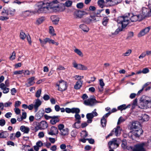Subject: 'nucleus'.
Masks as SVG:
<instances>
[{
	"instance_id": "obj_59",
	"label": "nucleus",
	"mask_w": 151,
	"mask_h": 151,
	"mask_svg": "<svg viewBox=\"0 0 151 151\" xmlns=\"http://www.w3.org/2000/svg\"><path fill=\"white\" fill-rule=\"evenodd\" d=\"M50 98V96L47 94H45L43 97V99L45 101H47Z\"/></svg>"
},
{
	"instance_id": "obj_54",
	"label": "nucleus",
	"mask_w": 151,
	"mask_h": 151,
	"mask_svg": "<svg viewBox=\"0 0 151 151\" xmlns=\"http://www.w3.org/2000/svg\"><path fill=\"white\" fill-rule=\"evenodd\" d=\"M23 73V70H17L14 72V74L15 75L20 74Z\"/></svg>"
},
{
	"instance_id": "obj_24",
	"label": "nucleus",
	"mask_w": 151,
	"mask_h": 151,
	"mask_svg": "<svg viewBox=\"0 0 151 151\" xmlns=\"http://www.w3.org/2000/svg\"><path fill=\"white\" fill-rule=\"evenodd\" d=\"M130 106L131 105L130 104H128L127 106H126L125 104H123L118 106L117 107V109L118 110H120L122 111L128 108H129Z\"/></svg>"
},
{
	"instance_id": "obj_5",
	"label": "nucleus",
	"mask_w": 151,
	"mask_h": 151,
	"mask_svg": "<svg viewBox=\"0 0 151 151\" xmlns=\"http://www.w3.org/2000/svg\"><path fill=\"white\" fill-rule=\"evenodd\" d=\"M39 40L41 44V45L43 47H45L44 45L47 42L49 43V44H55L56 45H58V43L55 42L54 41L50 39L49 38H46L45 39L42 40L40 38Z\"/></svg>"
},
{
	"instance_id": "obj_62",
	"label": "nucleus",
	"mask_w": 151,
	"mask_h": 151,
	"mask_svg": "<svg viewBox=\"0 0 151 151\" xmlns=\"http://www.w3.org/2000/svg\"><path fill=\"white\" fill-rule=\"evenodd\" d=\"M50 150L52 151H56L57 150V146L54 145L50 148Z\"/></svg>"
},
{
	"instance_id": "obj_32",
	"label": "nucleus",
	"mask_w": 151,
	"mask_h": 151,
	"mask_svg": "<svg viewBox=\"0 0 151 151\" xmlns=\"http://www.w3.org/2000/svg\"><path fill=\"white\" fill-rule=\"evenodd\" d=\"M79 27L83 31L87 32L89 30V29L88 27L84 24H82L79 26Z\"/></svg>"
},
{
	"instance_id": "obj_41",
	"label": "nucleus",
	"mask_w": 151,
	"mask_h": 151,
	"mask_svg": "<svg viewBox=\"0 0 151 151\" xmlns=\"http://www.w3.org/2000/svg\"><path fill=\"white\" fill-rule=\"evenodd\" d=\"M42 90L41 89H39L38 90L35 94V96L39 98L40 96Z\"/></svg>"
},
{
	"instance_id": "obj_61",
	"label": "nucleus",
	"mask_w": 151,
	"mask_h": 151,
	"mask_svg": "<svg viewBox=\"0 0 151 151\" xmlns=\"http://www.w3.org/2000/svg\"><path fill=\"white\" fill-rule=\"evenodd\" d=\"M21 104V101H15L14 106L15 108L18 107Z\"/></svg>"
},
{
	"instance_id": "obj_64",
	"label": "nucleus",
	"mask_w": 151,
	"mask_h": 151,
	"mask_svg": "<svg viewBox=\"0 0 151 151\" xmlns=\"http://www.w3.org/2000/svg\"><path fill=\"white\" fill-rule=\"evenodd\" d=\"M12 104V103L11 102H8L5 103L4 104V106L5 107H8L10 106Z\"/></svg>"
},
{
	"instance_id": "obj_27",
	"label": "nucleus",
	"mask_w": 151,
	"mask_h": 151,
	"mask_svg": "<svg viewBox=\"0 0 151 151\" xmlns=\"http://www.w3.org/2000/svg\"><path fill=\"white\" fill-rule=\"evenodd\" d=\"M9 135V133L6 131H2L0 133V138H6Z\"/></svg>"
},
{
	"instance_id": "obj_56",
	"label": "nucleus",
	"mask_w": 151,
	"mask_h": 151,
	"mask_svg": "<svg viewBox=\"0 0 151 151\" xmlns=\"http://www.w3.org/2000/svg\"><path fill=\"white\" fill-rule=\"evenodd\" d=\"M16 54L14 51L12 53V55L9 58L11 60H13L15 59Z\"/></svg>"
},
{
	"instance_id": "obj_34",
	"label": "nucleus",
	"mask_w": 151,
	"mask_h": 151,
	"mask_svg": "<svg viewBox=\"0 0 151 151\" xmlns=\"http://www.w3.org/2000/svg\"><path fill=\"white\" fill-rule=\"evenodd\" d=\"M60 132V134L62 135L65 136L68 134V130L67 128H64Z\"/></svg>"
},
{
	"instance_id": "obj_26",
	"label": "nucleus",
	"mask_w": 151,
	"mask_h": 151,
	"mask_svg": "<svg viewBox=\"0 0 151 151\" xmlns=\"http://www.w3.org/2000/svg\"><path fill=\"white\" fill-rule=\"evenodd\" d=\"M120 131V128L119 126H117L116 128H114L112 131L116 136H118L119 134Z\"/></svg>"
},
{
	"instance_id": "obj_49",
	"label": "nucleus",
	"mask_w": 151,
	"mask_h": 151,
	"mask_svg": "<svg viewBox=\"0 0 151 151\" xmlns=\"http://www.w3.org/2000/svg\"><path fill=\"white\" fill-rule=\"evenodd\" d=\"M54 30L52 27L50 26L49 27V33L52 34L53 35H55V34L54 33Z\"/></svg>"
},
{
	"instance_id": "obj_43",
	"label": "nucleus",
	"mask_w": 151,
	"mask_h": 151,
	"mask_svg": "<svg viewBox=\"0 0 151 151\" xmlns=\"http://www.w3.org/2000/svg\"><path fill=\"white\" fill-rule=\"evenodd\" d=\"M80 123H76V122L73 125L72 127L73 128L76 129L80 128L81 127L80 125Z\"/></svg>"
},
{
	"instance_id": "obj_4",
	"label": "nucleus",
	"mask_w": 151,
	"mask_h": 151,
	"mask_svg": "<svg viewBox=\"0 0 151 151\" xmlns=\"http://www.w3.org/2000/svg\"><path fill=\"white\" fill-rule=\"evenodd\" d=\"M56 86L58 87V90L60 91H65L67 88L66 82L62 80L57 83Z\"/></svg>"
},
{
	"instance_id": "obj_2",
	"label": "nucleus",
	"mask_w": 151,
	"mask_h": 151,
	"mask_svg": "<svg viewBox=\"0 0 151 151\" xmlns=\"http://www.w3.org/2000/svg\"><path fill=\"white\" fill-rule=\"evenodd\" d=\"M129 20L128 17H118L117 20V22L119 24H122V28H118L115 32L112 33V35H117L119 32L122 30V29L125 28L129 24Z\"/></svg>"
},
{
	"instance_id": "obj_8",
	"label": "nucleus",
	"mask_w": 151,
	"mask_h": 151,
	"mask_svg": "<svg viewBox=\"0 0 151 151\" xmlns=\"http://www.w3.org/2000/svg\"><path fill=\"white\" fill-rule=\"evenodd\" d=\"M97 102L95 99L90 98L84 100V104L86 106H91L94 105Z\"/></svg>"
},
{
	"instance_id": "obj_35",
	"label": "nucleus",
	"mask_w": 151,
	"mask_h": 151,
	"mask_svg": "<svg viewBox=\"0 0 151 151\" xmlns=\"http://www.w3.org/2000/svg\"><path fill=\"white\" fill-rule=\"evenodd\" d=\"M73 65L74 68H76V69L81 70L82 67V64H78L75 61H74L73 62Z\"/></svg>"
},
{
	"instance_id": "obj_23",
	"label": "nucleus",
	"mask_w": 151,
	"mask_h": 151,
	"mask_svg": "<svg viewBox=\"0 0 151 151\" xmlns=\"http://www.w3.org/2000/svg\"><path fill=\"white\" fill-rule=\"evenodd\" d=\"M51 19L53 24H57L59 20V18L56 16H53L51 17Z\"/></svg>"
},
{
	"instance_id": "obj_11",
	"label": "nucleus",
	"mask_w": 151,
	"mask_h": 151,
	"mask_svg": "<svg viewBox=\"0 0 151 151\" xmlns=\"http://www.w3.org/2000/svg\"><path fill=\"white\" fill-rule=\"evenodd\" d=\"M42 103V101L39 99L35 100V101L34 102L33 105L35 112L37 111L39 107L41 105Z\"/></svg>"
},
{
	"instance_id": "obj_7",
	"label": "nucleus",
	"mask_w": 151,
	"mask_h": 151,
	"mask_svg": "<svg viewBox=\"0 0 151 151\" xmlns=\"http://www.w3.org/2000/svg\"><path fill=\"white\" fill-rule=\"evenodd\" d=\"M109 148L110 149L116 148L119 146V142L118 139L115 138L113 139L109 142L108 143Z\"/></svg>"
},
{
	"instance_id": "obj_48",
	"label": "nucleus",
	"mask_w": 151,
	"mask_h": 151,
	"mask_svg": "<svg viewBox=\"0 0 151 151\" xmlns=\"http://www.w3.org/2000/svg\"><path fill=\"white\" fill-rule=\"evenodd\" d=\"M72 2L71 1H67L65 3V5L67 7L70 6L72 4Z\"/></svg>"
},
{
	"instance_id": "obj_9",
	"label": "nucleus",
	"mask_w": 151,
	"mask_h": 151,
	"mask_svg": "<svg viewBox=\"0 0 151 151\" xmlns=\"http://www.w3.org/2000/svg\"><path fill=\"white\" fill-rule=\"evenodd\" d=\"M98 114L97 112H92L87 114L86 117L88 119L87 122L88 123H91L92 122V119L95 116H97Z\"/></svg>"
},
{
	"instance_id": "obj_19",
	"label": "nucleus",
	"mask_w": 151,
	"mask_h": 151,
	"mask_svg": "<svg viewBox=\"0 0 151 151\" xmlns=\"http://www.w3.org/2000/svg\"><path fill=\"white\" fill-rule=\"evenodd\" d=\"M20 129L25 134H28L30 130L29 127L24 126H21L20 127Z\"/></svg>"
},
{
	"instance_id": "obj_53",
	"label": "nucleus",
	"mask_w": 151,
	"mask_h": 151,
	"mask_svg": "<svg viewBox=\"0 0 151 151\" xmlns=\"http://www.w3.org/2000/svg\"><path fill=\"white\" fill-rule=\"evenodd\" d=\"M64 126L63 124H60L58 126V129L61 131L62 129H64Z\"/></svg>"
},
{
	"instance_id": "obj_18",
	"label": "nucleus",
	"mask_w": 151,
	"mask_h": 151,
	"mask_svg": "<svg viewBox=\"0 0 151 151\" xmlns=\"http://www.w3.org/2000/svg\"><path fill=\"white\" fill-rule=\"evenodd\" d=\"M140 126L139 122L138 121H135L132 123V128L133 130L138 129Z\"/></svg>"
},
{
	"instance_id": "obj_44",
	"label": "nucleus",
	"mask_w": 151,
	"mask_h": 151,
	"mask_svg": "<svg viewBox=\"0 0 151 151\" xmlns=\"http://www.w3.org/2000/svg\"><path fill=\"white\" fill-rule=\"evenodd\" d=\"M104 0H99L98 2V4L100 7L103 8L104 7Z\"/></svg>"
},
{
	"instance_id": "obj_52",
	"label": "nucleus",
	"mask_w": 151,
	"mask_h": 151,
	"mask_svg": "<svg viewBox=\"0 0 151 151\" xmlns=\"http://www.w3.org/2000/svg\"><path fill=\"white\" fill-rule=\"evenodd\" d=\"M132 51L131 50H128L126 52L123 54V55L125 56H128L131 53Z\"/></svg>"
},
{
	"instance_id": "obj_14",
	"label": "nucleus",
	"mask_w": 151,
	"mask_h": 151,
	"mask_svg": "<svg viewBox=\"0 0 151 151\" xmlns=\"http://www.w3.org/2000/svg\"><path fill=\"white\" fill-rule=\"evenodd\" d=\"M130 20L132 22H135L137 21H140L142 20L139 14L133 15L130 18Z\"/></svg>"
},
{
	"instance_id": "obj_60",
	"label": "nucleus",
	"mask_w": 151,
	"mask_h": 151,
	"mask_svg": "<svg viewBox=\"0 0 151 151\" xmlns=\"http://www.w3.org/2000/svg\"><path fill=\"white\" fill-rule=\"evenodd\" d=\"M83 133L82 134V137L83 138H85L88 135V133L86 131H83Z\"/></svg>"
},
{
	"instance_id": "obj_16",
	"label": "nucleus",
	"mask_w": 151,
	"mask_h": 151,
	"mask_svg": "<svg viewBox=\"0 0 151 151\" xmlns=\"http://www.w3.org/2000/svg\"><path fill=\"white\" fill-rule=\"evenodd\" d=\"M60 117L59 116H52L51 119L50 120V123L53 125L56 124L57 122H58L60 120L58 117Z\"/></svg>"
},
{
	"instance_id": "obj_30",
	"label": "nucleus",
	"mask_w": 151,
	"mask_h": 151,
	"mask_svg": "<svg viewBox=\"0 0 151 151\" xmlns=\"http://www.w3.org/2000/svg\"><path fill=\"white\" fill-rule=\"evenodd\" d=\"M74 117L75 118V121H76V123L81 122V117L80 115L79 114V113L75 114Z\"/></svg>"
},
{
	"instance_id": "obj_57",
	"label": "nucleus",
	"mask_w": 151,
	"mask_h": 151,
	"mask_svg": "<svg viewBox=\"0 0 151 151\" xmlns=\"http://www.w3.org/2000/svg\"><path fill=\"white\" fill-rule=\"evenodd\" d=\"M14 110L17 114H19L20 113V110L18 108H15L14 109Z\"/></svg>"
},
{
	"instance_id": "obj_25",
	"label": "nucleus",
	"mask_w": 151,
	"mask_h": 151,
	"mask_svg": "<svg viewBox=\"0 0 151 151\" xmlns=\"http://www.w3.org/2000/svg\"><path fill=\"white\" fill-rule=\"evenodd\" d=\"M149 119V116L146 114H142L141 116L140 117L139 119L142 121V122L148 121Z\"/></svg>"
},
{
	"instance_id": "obj_33",
	"label": "nucleus",
	"mask_w": 151,
	"mask_h": 151,
	"mask_svg": "<svg viewBox=\"0 0 151 151\" xmlns=\"http://www.w3.org/2000/svg\"><path fill=\"white\" fill-rule=\"evenodd\" d=\"M122 1V0H112L110 4V6H113L117 5L120 3Z\"/></svg>"
},
{
	"instance_id": "obj_45",
	"label": "nucleus",
	"mask_w": 151,
	"mask_h": 151,
	"mask_svg": "<svg viewBox=\"0 0 151 151\" xmlns=\"http://www.w3.org/2000/svg\"><path fill=\"white\" fill-rule=\"evenodd\" d=\"M83 22L87 24H89L92 22V19L86 18L84 19Z\"/></svg>"
},
{
	"instance_id": "obj_37",
	"label": "nucleus",
	"mask_w": 151,
	"mask_h": 151,
	"mask_svg": "<svg viewBox=\"0 0 151 151\" xmlns=\"http://www.w3.org/2000/svg\"><path fill=\"white\" fill-rule=\"evenodd\" d=\"M80 112V110L78 108H72V113L77 114L79 113Z\"/></svg>"
},
{
	"instance_id": "obj_58",
	"label": "nucleus",
	"mask_w": 151,
	"mask_h": 151,
	"mask_svg": "<svg viewBox=\"0 0 151 151\" xmlns=\"http://www.w3.org/2000/svg\"><path fill=\"white\" fill-rule=\"evenodd\" d=\"M12 115V114L11 112H9L6 113L5 114V116L7 118H9L11 117Z\"/></svg>"
},
{
	"instance_id": "obj_1",
	"label": "nucleus",
	"mask_w": 151,
	"mask_h": 151,
	"mask_svg": "<svg viewBox=\"0 0 151 151\" xmlns=\"http://www.w3.org/2000/svg\"><path fill=\"white\" fill-rule=\"evenodd\" d=\"M37 6L38 9L37 10L32 11L31 12L33 14L47 13L53 12H56L60 10L59 2L57 0H53L51 2L43 1L39 2Z\"/></svg>"
},
{
	"instance_id": "obj_28",
	"label": "nucleus",
	"mask_w": 151,
	"mask_h": 151,
	"mask_svg": "<svg viewBox=\"0 0 151 151\" xmlns=\"http://www.w3.org/2000/svg\"><path fill=\"white\" fill-rule=\"evenodd\" d=\"M121 146L122 148L125 149L127 148L130 146H127V141L125 139H123L122 140V143L121 144Z\"/></svg>"
},
{
	"instance_id": "obj_22",
	"label": "nucleus",
	"mask_w": 151,
	"mask_h": 151,
	"mask_svg": "<svg viewBox=\"0 0 151 151\" xmlns=\"http://www.w3.org/2000/svg\"><path fill=\"white\" fill-rule=\"evenodd\" d=\"M83 81L81 80H78L76 83L74 88L76 89H79L82 86Z\"/></svg>"
},
{
	"instance_id": "obj_39",
	"label": "nucleus",
	"mask_w": 151,
	"mask_h": 151,
	"mask_svg": "<svg viewBox=\"0 0 151 151\" xmlns=\"http://www.w3.org/2000/svg\"><path fill=\"white\" fill-rule=\"evenodd\" d=\"M27 35L25 34L21 30L20 33V37L21 39L24 40L26 37Z\"/></svg>"
},
{
	"instance_id": "obj_63",
	"label": "nucleus",
	"mask_w": 151,
	"mask_h": 151,
	"mask_svg": "<svg viewBox=\"0 0 151 151\" xmlns=\"http://www.w3.org/2000/svg\"><path fill=\"white\" fill-rule=\"evenodd\" d=\"M149 72V70L147 68H145L143 69L142 70V73L144 74H146Z\"/></svg>"
},
{
	"instance_id": "obj_17",
	"label": "nucleus",
	"mask_w": 151,
	"mask_h": 151,
	"mask_svg": "<svg viewBox=\"0 0 151 151\" xmlns=\"http://www.w3.org/2000/svg\"><path fill=\"white\" fill-rule=\"evenodd\" d=\"M7 87L3 83L0 84V88L3 91V92L4 93H7L9 91V88Z\"/></svg>"
},
{
	"instance_id": "obj_36",
	"label": "nucleus",
	"mask_w": 151,
	"mask_h": 151,
	"mask_svg": "<svg viewBox=\"0 0 151 151\" xmlns=\"http://www.w3.org/2000/svg\"><path fill=\"white\" fill-rule=\"evenodd\" d=\"M15 11V9H12L11 10L9 8L7 11L6 15H8L9 14H10L12 16H13L14 14Z\"/></svg>"
},
{
	"instance_id": "obj_46",
	"label": "nucleus",
	"mask_w": 151,
	"mask_h": 151,
	"mask_svg": "<svg viewBox=\"0 0 151 151\" xmlns=\"http://www.w3.org/2000/svg\"><path fill=\"white\" fill-rule=\"evenodd\" d=\"M44 21V18L43 17H41L38 19L36 21V24L39 25L41 24Z\"/></svg>"
},
{
	"instance_id": "obj_38",
	"label": "nucleus",
	"mask_w": 151,
	"mask_h": 151,
	"mask_svg": "<svg viewBox=\"0 0 151 151\" xmlns=\"http://www.w3.org/2000/svg\"><path fill=\"white\" fill-rule=\"evenodd\" d=\"M35 124L36 126L34 127V130L35 132H37L39 129H42L38 122H36Z\"/></svg>"
},
{
	"instance_id": "obj_47",
	"label": "nucleus",
	"mask_w": 151,
	"mask_h": 151,
	"mask_svg": "<svg viewBox=\"0 0 151 151\" xmlns=\"http://www.w3.org/2000/svg\"><path fill=\"white\" fill-rule=\"evenodd\" d=\"M108 20L109 19L107 17H104L103 19V21L102 22L104 26L106 25L107 22H108Z\"/></svg>"
},
{
	"instance_id": "obj_42",
	"label": "nucleus",
	"mask_w": 151,
	"mask_h": 151,
	"mask_svg": "<svg viewBox=\"0 0 151 151\" xmlns=\"http://www.w3.org/2000/svg\"><path fill=\"white\" fill-rule=\"evenodd\" d=\"M74 51L80 56H83V53L80 50L76 48L74 50Z\"/></svg>"
},
{
	"instance_id": "obj_51",
	"label": "nucleus",
	"mask_w": 151,
	"mask_h": 151,
	"mask_svg": "<svg viewBox=\"0 0 151 151\" xmlns=\"http://www.w3.org/2000/svg\"><path fill=\"white\" fill-rule=\"evenodd\" d=\"M125 121V120L123 118L122 116L119 118L118 119V121L117 123V124H119L122 122H123Z\"/></svg>"
},
{
	"instance_id": "obj_50",
	"label": "nucleus",
	"mask_w": 151,
	"mask_h": 151,
	"mask_svg": "<svg viewBox=\"0 0 151 151\" xmlns=\"http://www.w3.org/2000/svg\"><path fill=\"white\" fill-rule=\"evenodd\" d=\"M6 123V122L4 119H0V126L3 127L4 126Z\"/></svg>"
},
{
	"instance_id": "obj_31",
	"label": "nucleus",
	"mask_w": 151,
	"mask_h": 151,
	"mask_svg": "<svg viewBox=\"0 0 151 151\" xmlns=\"http://www.w3.org/2000/svg\"><path fill=\"white\" fill-rule=\"evenodd\" d=\"M99 16H97L95 14L94 15H91L90 17L91 18V19H92V22H96L99 20L100 18H99Z\"/></svg>"
},
{
	"instance_id": "obj_40",
	"label": "nucleus",
	"mask_w": 151,
	"mask_h": 151,
	"mask_svg": "<svg viewBox=\"0 0 151 151\" xmlns=\"http://www.w3.org/2000/svg\"><path fill=\"white\" fill-rule=\"evenodd\" d=\"M101 125L103 127H105L106 123V119L105 118H102L101 119Z\"/></svg>"
},
{
	"instance_id": "obj_13",
	"label": "nucleus",
	"mask_w": 151,
	"mask_h": 151,
	"mask_svg": "<svg viewBox=\"0 0 151 151\" xmlns=\"http://www.w3.org/2000/svg\"><path fill=\"white\" fill-rule=\"evenodd\" d=\"M58 131L57 127L52 126L50 129V131L48 132V134L51 135H55L58 134Z\"/></svg>"
},
{
	"instance_id": "obj_55",
	"label": "nucleus",
	"mask_w": 151,
	"mask_h": 151,
	"mask_svg": "<svg viewBox=\"0 0 151 151\" xmlns=\"http://www.w3.org/2000/svg\"><path fill=\"white\" fill-rule=\"evenodd\" d=\"M83 4L82 3H78L76 5V6L78 8L81 9L83 7Z\"/></svg>"
},
{
	"instance_id": "obj_15",
	"label": "nucleus",
	"mask_w": 151,
	"mask_h": 151,
	"mask_svg": "<svg viewBox=\"0 0 151 151\" xmlns=\"http://www.w3.org/2000/svg\"><path fill=\"white\" fill-rule=\"evenodd\" d=\"M133 134L136 137H139L142 134L143 131L141 129H138L136 130H133Z\"/></svg>"
},
{
	"instance_id": "obj_21",
	"label": "nucleus",
	"mask_w": 151,
	"mask_h": 151,
	"mask_svg": "<svg viewBox=\"0 0 151 151\" xmlns=\"http://www.w3.org/2000/svg\"><path fill=\"white\" fill-rule=\"evenodd\" d=\"M35 79L34 77H32L28 79V82L26 84V85L27 87L33 85L35 83L34 81Z\"/></svg>"
},
{
	"instance_id": "obj_12",
	"label": "nucleus",
	"mask_w": 151,
	"mask_h": 151,
	"mask_svg": "<svg viewBox=\"0 0 151 151\" xmlns=\"http://www.w3.org/2000/svg\"><path fill=\"white\" fill-rule=\"evenodd\" d=\"M87 14L86 12L81 11H76L74 13V16L76 17L77 18H81L83 15Z\"/></svg>"
},
{
	"instance_id": "obj_29",
	"label": "nucleus",
	"mask_w": 151,
	"mask_h": 151,
	"mask_svg": "<svg viewBox=\"0 0 151 151\" xmlns=\"http://www.w3.org/2000/svg\"><path fill=\"white\" fill-rule=\"evenodd\" d=\"M43 111H39L36 114L35 117L37 119H40L43 116Z\"/></svg>"
},
{
	"instance_id": "obj_6",
	"label": "nucleus",
	"mask_w": 151,
	"mask_h": 151,
	"mask_svg": "<svg viewBox=\"0 0 151 151\" xmlns=\"http://www.w3.org/2000/svg\"><path fill=\"white\" fill-rule=\"evenodd\" d=\"M150 9L144 7L142 8V9L139 14L142 19H143L147 17L150 16Z\"/></svg>"
},
{
	"instance_id": "obj_3",
	"label": "nucleus",
	"mask_w": 151,
	"mask_h": 151,
	"mask_svg": "<svg viewBox=\"0 0 151 151\" xmlns=\"http://www.w3.org/2000/svg\"><path fill=\"white\" fill-rule=\"evenodd\" d=\"M140 101L141 106L144 108H151V97L145 95L140 98Z\"/></svg>"
},
{
	"instance_id": "obj_10",
	"label": "nucleus",
	"mask_w": 151,
	"mask_h": 151,
	"mask_svg": "<svg viewBox=\"0 0 151 151\" xmlns=\"http://www.w3.org/2000/svg\"><path fill=\"white\" fill-rule=\"evenodd\" d=\"M151 29V26H149L142 30L138 34L139 37H141L147 33Z\"/></svg>"
},
{
	"instance_id": "obj_20",
	"label": "nucleus",
	"mask_w": 151,
	"mask_h": 151,
	"mask_svg": "<svg viewBox=\"0 0 151 151\" xmlns=\"http://www.w3.org/2000/svg\"><path fill=\"white\" fill-rule=\"evenodd\" d=\"M39 124L42 129H45L48 127V124L45 121H42L40 123H39Z\"/></svg>"
}]
</instances>
